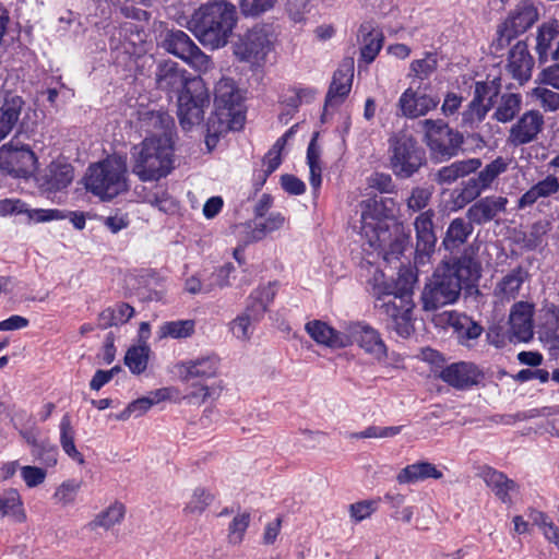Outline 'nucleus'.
Masks as SVG:
<instances>
[{
    "mask_svg": "<svg viewBox=\"0 0 559 559\" xmlns=\"http://www.w3.org/2000/svg\"><path fill=\"white\" fill-rule=\"evenodd\" d=\"M186 73L174 61L162 62L157 67L156 84L163 91L179 93L178 118L181 127L189 130L202 122L210 96L202 79H189Z\"/></svg>",
    "mask_w": 559,
    "mask_h": 559,
    "instance_id": "obj_1",
    "label": "nucleus"
},
{
    "mask_svg": "<svg viewBox=\"0 0 559 559\" xmlns=\"http://www.w3.org/2000/svg\"><path fill=\"white\" fill-rule=\"evenodd\" d=\"M479 276V264L469 257L443 262L437 267L423 292L425 310H436L455 302L462 288L474 284Z\"/></svg>",
    "mask_w": 559,
    "mask_h": 559,
    "instance_id": "obj_2",
    "label": "nucleus"
},
{
    "mask_svg": "<svg viewBox=\"0 0 559 559\" xmlns=\"http://www.w3.org/2000/svg\"><path fill=\"white\" fill-rule=\"evenodd\" d=\"M237 9L226 1L201 5L189 21V29L199 41L212 49L224 47L236 26Z\"/></svg>",
    "mask_w": 559,
    "mask_h": 559,
    "instance_id": "obj_3",
    "label": "nucleus"
},
{
    "mask_svg": "<svg viewBox=\"0 0 559 559\" xmlns=\"http://www.w3.org/2000/svg\"><path fill=\"white\" fill-rule=\"evenodd\" d=\"M131 170L143 182L158 181L175 168V148L167 134L146 136L132 146Z\"/></svg>",
    "mask_w": 559,
    "mask_h": 559,
    "instance_id": "obj_4",
    "label": "nucleus"
},
{
    "mask_svg": "<svg viewBox=\"0 0 559 559\" xmlns=\"http://www.w3.org/2000/svg\"><path fill=\"white\" fill-rule=\"evenodd\" d=\"M214 106L215 112L209 121L205 140L209 148L215 146L219 135L239 130L243 126L242 95L234 80L223 78L217 82L214 91Z\"/></svg>",
    "mask_w": 559,
    "mask_h": 559,
    "instance_id": "obj_5",
    "label": "nucleus"
},
{
    "mask_svg": "<svg viewBox=\"0 0 559 559\" xmlns=\"http://www.w3.org/2000/svg\"><path fill=\"white\" fill-rule=\"evenodd\" d=\"M372 294L377 298L376 307L388 317V328L402 337H408L414 331L411 288H403L397 294L394 287L384 281V274L376 272Z\"/></svg>",
    "mask_w": 559,
    "mask_h": 559,
    "instance_id": "obj_6",
    "label": "nucleus"
},
{
    "mask_svg": "<svg viewBox=\"0 0 559 559\" xmlns=\"http://www.w3.org/2000/svg\"><path fill=\"white\" fill-rule=\"evenodd\" d=\"M85 189L103 201H109L129 188L127 158L110 155L90 165L84 177Z\"/></svg>",
    "mask_w": 559,
    "mask_h": 559,
    "instance_id": "obj_7",
    "label": "nucleus"
},
{
    "mask_svg": "<svg viewBox=\"0 0 559 559\" xmlns=\"http://www.w3.org/2000/svg\"><path fill=\"white\" fill-rule=\"evenodd\" d=\"M360 230L371 248L383 246L388 238L386 219L393 218L397 211V203L392 198H369L360 204Z\"/></svg>",
    "mask_w": 559,
    "mask_h": 559,
    "instance_id": "obj_8",
    "label": "nucleus"
},
{
    "mask_svg": "<svg viewBox=\"0 0 559 559\" xmlns=\"http://www.w3.org/2000/svg\"><path fill=\"white\" fill-rule=\"evenodd\" d=\"M276 35L266 24H258L239 34L233 44L235 57L251 68L265 64L269 56L275 50Z\"/></svg>",
    "mask_w": 559,
    "mask_h": 559,
    "instance_id": "obj_9",
    "label": "nucleus"
},
{
    "mask_svg": "<svg viewBox=\"0 0 559 559\" xmlns=\"http://www.w3.org/2000/svg\"><path fill=\"white\" fill-rule=\"evenodd\" d=\"M389 159L393 174L406 179L424 165L425 153L412 135L399 132L389 140Z\"/></svg>",
    "mask_w": 559,
    "mask_h": 559,
    "instance_id": "obj_10",
    "label": "nucleus"
},
{
    "mask_svg": "<svg viewBox=\"0 0 559 559\" xmlns=\"http://www.w3.org/2000/svg\"><path fill=\"white\" fill-rule=\"evenodd\" d=\"M419 124L424 130L427 146L437 158L452 157L462 144L461 134L450 129L441 119H425Z\"/></svg>",
    "mask_w": 559,
    "mask_h": 559,
    "instance_id": "obj_11",
    "label": "nucleus"
},
{
    "mask_svg": "<svg viewBox=\"0 0 559 559\" xmlns=\"http://www.w3.org/2000/svg\"><path fill=\"white\" fill-rule=\"evenodd\" d=\"M414 81L399 98V107L403 116L414 119L426 116L439 105V97L428 93L429 84Z\"/></svg>",
    "mask_w": 559,
    "mask_h": 559,
    "instance_id": "obj_12",
    "label": "nucleus"
},
{
    "mask_svg": "<svg viewBox=\"0 0 559 559\" xmlns=\"http://www.w3.org/2000/svg\"><path fill=\"white\" fill-rule=\"evenodd\" d=\"M37 167L34 152L25 144L10 142L0 148V168L15 177H28Z\"/></svg>",
    "mask_w": 559,
    "mask_h": 559,
    "instance_id": "obj_13",
    "label": "nucleus"
},
{
    "mask_svg": "<svg viewBox=\"0 0 559 559\" xmlns=\"http://www.w3.org/2000/svg\"><path fill=\"white\" fill-rule=\"evenodd\" d=\"M23 216V223L40 224L52 221H62L66 215L58 209H33L21 199L0 200V217Z\"/></svg>",
    "mask_w": 559,
    "mask_h": 559,
    "instance_id": "obj_14",
    "label": "nucleus"
},
{
    "mask_svg": "<svg viewBox=\"0 0 559 559\" xmlns=\"http://www.w3.org/2000/svg\"><path fill=\"white\" fill-rule=\"evenodd\" d=\"M346 336L349 340V346L357 344L366 355H369L377 361L385 359L388 353L386 345L374 328L360 322L352 323L347 326Z\"/></svg>",
    "mask_w": 559,
    "mask_h": 559,
    "instance_id": "obj_15",
    "label": "nucleus"
},
{
    "mask_svg": "<svg viewBox=\"0 0 559 559\" xmlns=\"http://www.w3.org/2000/svg\"><path fill=\"white\" fill-rule=\"evenodd\" d=\"M544 124V116L538 110H527L511 126L507 139L508 144L521 146L537 140Z\"/></svg>",
    "mask_w": 559,
    "mask_h": 559,
    "instance_id": "obj_16",
    "label": "nucleus"
},
{
    "mask_svg": "<svg viewBox=\"0 0 559 559\" xmlns=\"http://www.w3.org/2000/svg\"><path fill=\"white\" fill-rule=\"evenodd\" d=\"M435 211L429 209L421 212L414 222L416 231V257L415 264L423 265L429 260L435 250L437 237L433 231Z\"/></svg>",
    "mask_w": 559,
    "mask_h": 559,
    "instance_id": "obj_17",
    "label": "nucleus"
},
{
    "mask_svg": "<svg viewBox=\"0 0 559 559\" xmlns=\"http://www.w3.org/2000/svg\"><path fill=\"white\" fill-rule=\"evenodd\" d=\"M221 359L214 354L201 355L177 365L178 374L185 381L199 379L204 381L218 374Z\"/></svg>",
    "mask_w": 559,
    "mask_h": 559,
    "instance_id": "obj_18",
    "label": "nucleus"
},
{
    "mask_svg": "<svg viewBox=\"0 0 559 559\" xmlns=\"http://www.w3.org/2000/svg\"><path fill=\"white\" fill-rule=\"evenodd\" d=\"M483 377L479 368L473 362H454L442 369L440 378L449 385L465 390L477 384Z\"/></svg>",
    "mask_w": 559,
    "mask_h": 559,
    "instance_id": "obj_19",
    "label": "nucleus"
},
{
    "mask_svg": "<svg viewBox=\"0 0 559 559\" xmlns=\"http://www.w3.org/2000/svg\"><path fill=\"white\" fill-rule=\"evenodd\" d=\"M534 306L530 302H516L510 313V336L512 341L528 342L533 337Z\"/></svg>",
    "mask_w": 559,
    "mask_h": 559,
    "instance_id": "obj_20",
    "label": "nucleus"
},
{
    "mask_svg": "<svg viewBox=\"0 0 559 559\" xmlns=\"http://www.w3.org/2000/svg\"><path fill=\"white\" fill-rule=\"evenodd\" d=\"M507 204L508 199L506 197H485L467 210V218L477 225L485 224L504 212Z\"/></svg>",
    "mask_w": 559,
    "mask_h": 559,
    "instance_id": "obj_21",
    "label": "nucleus"
},
{
    "mask_svg": "<svg viewBox=\"0 0 559 559\" xmlns=\"http://www.w3.org/2000/svg\"><path fill=\"white\" fill-rule=\"evenodd\" d=\"M306 331L314 342L330 348L349 346V340L346 336L347 329L344 332L336 331L325 322L313 320L306 324Z\"/></svg>",
    "mask_w": 559,
    "mask_h": 559,
    "instance_id": "obj_22",
    "label": "nucleus"
},
{
    "mask_svg": "<svg viewBox=\"0 0 559 559\" xmlns=\"http://www.w3.org/2000/svg\"><path fill=\"white\" fill-rule=\"evenodd\" d=\"M538 19L536 7L528 0L522 1L504 22L507 37L516 36L530 28Z\"/></svg>",
    "mask_w": 559,
    "mask_h": 559,
    "instance_id": "obj_23",
    "label": "nucleus"
},
{
    "mask_svg": "<svg viewBox=\"0 0 559 559\" xmlns=\"http://www.w3.org/2000/svg\"><path fill=\"white\" fill-rule=\"evenodd\" d=\"M480 477L501 502L506 504L512 503L513 493L518 492L515 481L491 467H484L480 472Z\"/></svg>",
    "mask_w": 559,
    "mask_h": 559,
    "instance_id": "obj_24",
    "label": "nucleus"
},
{
    "mask_svg": "<svg viewBox=\"0 0 559 559\" xmlns=\"http://www.w3.org/2000/svg\"><path fill=\"white\" fill-rule=\"evenodd\" d=\"M353 83V68H340L334 72L332 83L328 91L324 110L336 107L344 102L350 92Z\"/></svg>",
    "mask_w": 559,
    "mask_h": 559,
    "instance_id": "obj_25",
    "label": "nucleus"
},
{
    "mask_svg": "<svg viewBox=\"0 0 559 559\" xmlns=\"http://www.w3.org/2000/svg\"><path fill=\"white\" fill-rule=\"evenodd\" d=\"M486 92L487 84L484 82H476L474 98L462 114L463 127L474 128L485 119L487 112L490 109V103H485Z\"/></svg>",
    "mask_w": 559,
    "mask_h": 559,
    "instance_id": "obj_26",
    "label": "nucleus"
},
{
    "mask_svg": "<svg viewBox=\"0 0 559 559\" xmlns=\"http://www.w3.org/2000/svg\"><path fill=\"white\" fill-rule=\"evenodd\" d=\"M559 40V23L549 21L543 23L537 31L535 50L540 63L554 59V50Z\"/></svg>",
    "mask_w": 559,
    "mask_h": 559,
    "instance_id": "obj_27",
    "label": "nucleus"
},
{
    "mask_svg": "<svg viewBox=\"0 0 559 559\" xmlns=\"http://www.w3.org/2000/svg\"><path fill=\"white\" fill-rule=\"evenodd\" d=\"M534 61L527 46L523 41H518L509 52L508 68L512 76L519 81L528 80Z\"/></svg>",
    "mask_w": 559,
    "mask_h": 559,
    "instance_id": "obj_28",
    "label": "nucleus"
},
{
    "mask_svg": "<svg viewBox=\"0 0 559 559\" xmlns=\"http://www.w3.org/2000/svg\"><path fill=\"white\" fill-rule=\"evenodd\" d=\"M480 166L481 160L479 158L456 160L448 166L441 167L437 171L435 180L442 186L452 185L457 179L475 173Z\"/></svg>",
    "mask_w": 559,
    "mask_h": 559,
    "instance_id": "obj_29",
    "label": "nucleus"
},
{
    "mask_svg": "<svg viewBox=\"0 0 559 559\" xmlns=\"http://www.w3.org/2000/svg\"><path fill=\"white\" fill-rule=\"evenodd\" d=\"M449 323L453 328L457 342L466 347H471L472 342L483 333V328L465 314L450 312Z\"/></svg>",
    "mask_w": 559,
    "mask_h": 559,
    "instance_id": "obj_30",
    "label": "nucleus"
},
{
    "mask_svg": "<svg viewBox=\"0 0 559 559\" xmlns=\"http://www.w3.org/2000/svg\"><path fill=\"white\" fill-rule=\"evenodd\" d=\"M73 180V167L66 162H52L44 177L43 185L49 191H60L67 188Z\"/></svg>",
    "mask_w": 559,
    "mask_h": 559,
    "instance_id": "obj_31",
    "label": "nucleus"
},
{
    "mask_svg": "<svg viewBox=\"0 0 559 559\" xmlns=\"http://www.w3.org/2000/svg\"><path fill=\"white\" fill-rule=\"evenodd\" d=\"M442 476V472L435 464L423 461L402 468L396 476V480L400 484H415L428 478L440 479Z\"/></svg>",
    "mask_w": 559,
    "mask_h": 559,
    "instance_id": "obj_32",
    "label": "nucleus"
},
{
    "mask_svg": "<svg viewBox=\"0 0 559 559\" xmlns=\"http://www.w3.org/2000/svg\"><path fill=\"white\" fill-rule=\"evenodd\" d=\"M0 516L10 518L19 523H22L26 520L23 501L20 492L16 489L10 488L0 495Z\"/></svg>",
    "mask_w": 559,
    "mask_h": 559,
    "instance_id": "obj_33",
    "label": "nucleus"
},
{
    "mask_svg": "<svg viewBox=\"0 0 559 559\" xmlns=\"http://www.w3.org/2000/svg\"><path fill=\"white\" fill-rule=\"evenodd\" d=\"M134 316V308L126 302L116 304L104 309L97 319V324L105 330L110 326L124 324Z\"/></svg>",
    "mask_w": 559,
    "mask_h": 559,
    "instance_id": "obj_34",
    "label": "nucleus"
},
{
    "mask_svg": "<svg viewBox=\"0 0 559 559\" xmlns=\"http://www.w3.org/2000/svg\"><path fill=\"white\" fill-rule=\"evenodd\" d=\"M24 102L19 96L7 98L0 108V141H2L19 121Z\"/></svg>",
    "mask_w": 559,
    "mask_h": 559,
    "instance_id": "obj_35",
    "label": "nucleus"
},
{
    "mask_svg": "<svg viewBox=\"0 0 559 559\" xmlns=\"http://www.w3.org/2000/svg\"><path fill=\"white\" fill-rule=\"evenodd\" d=\"M474 228L472 222L464 218H454L447 230L443 245L447 249L452 250L463 245L472 235Z\"/></svg>",
    "mask_w": 559,
    "mask_h": 559,
    "instance_id": "obj_36",
    "label": "nucleus"
},
{
    "mask_svg": "<svg viewBox=\"0 0 559 559\" xmlns=\"http://www.w3.org/2000/svg\"><path fill=\"white\" fill-rule=\"evenodd\" d=\"M195 44L183 31L176 29L167 32L163 47L181 60L189 53Z\"/></svg>",
    "mask_w": 559,
    "mask_h": 559,
    "instance_id": "obj_37",
    "label": "nucleus"
},
{
    "mask_svg": "<svg viewBox=\"0 0 559 559\" xmlns=\"http://www.w3.org/2000/svg\"><path fill=\"white\" fill-rule=\"evenodd\" d=\"M60 444L62 450L80 465L84 464L83 455L78 451L74 444V429L72 427L71 417L69 414L62 416L60 420Z\"/></svg>",
    "mask_w": 559,
    "mask_h": 559,
    "instance_id": "obj_38",
    "label": "nucleus"
},
{
    "mask_svg": "<svg viewBox=\"0 0 559 559\" xmlns=\"http://www.w3.org/2000/svg\"><path fill=\"white\" fill-rule=\"evenodd\" d=\"M285 221V216L280 212L271 213L264 221H255L248 236L249 241L261 240L267 234L281 229Z\"/></svg>",
    "mask_w": 559,
    "mask_h": 559,
    "instance_id": "obj_39",
    "label": "nucleus"
},
{
    "mask_svg": "<svg viewBox=\"0 0 559 559\" xmlns=\"http://www.w3.org/2000/svg\"><path fill=\"white\" fill-rule=\"evenodd\" d=\"M525 273L521 269L507 274L497 285L495 294L501 299H514L524 282Z\"/></svg>",
    "mask_w": 559,
    "mask_h": 559,
    "instance_id": "obj_40",
    "label": "nucleus"
},
{
    "mask_svg": "<svg viewBox=\"0 0 559 559\" xmlns=\"http://www.w3.org/2000/svg\"><path fill=\"white\" fill-rule=\"evenodd\" d=\"M275 296V287L269 283L265 286L259 287L250 295L249 310L253 311L255 319H262L267 306L272 302Z\"/></svg>",
    "mask_w": 559,
    "mask_h": 559,
    "instance_id": "obj_41",
    "label": "nucleus"
},
{
    "mask_svg": "<svg viewBox=\"0 0 559 559\" xmlns=\"http://www.w3.org/2000/svg\"><path fill=\"white\" fill-rule=\"evenodd\" d=\"M522 97L520 94H503L493 114L499 122L511 121L521 110Z\"/></svg>",
    "mask_w": 559,
    "mask_h": 559,
    "instance_id": "obj_42",
    "label": "nucleus"
},
{
    "mask_svg": "<svg viewBox=\"0 0 559 559\" xmlns=\"http://www.w3.org/2000/svg\"><path fill=\"white\" fill-rule=\"evenodd\" d=\"M151 348L147 344H139L130 347L124 356V364L134 374L145 371L148 362Z\"/></svg>",
    "mask_w": 559,
    "mask_h": 559,
    "instance_id": "obj_43",
    "label": "nucleus"
},
{
    "mask_svg": "<svg viewBox=\"0 0 559 559\" xmlns=\"http://www.w3.org/2000/svg\"><path fill=\"white\" fill-rule=\"evenodd\" d=\"M438 68V57L436 52H425L424 58L413 60L409 66L408 76L419 80L423 83L424 80L429 79Z\"/></svg>",
    "mask_w": 559,
    "mask_h": 559,
    "instance_id": "obj_44",
    "label": "nucleus"
},
{
    "mask_svg": "<svg viewBox=\"0 0 559 559\" xmlns=\"http://www.w3.org/2000/svg\"><path fill=\"white\" fill-rule=\"evenodd\" d=\"M195 330L193 320H176L164 322L159 329V338H187L190 337Z\"/></svg>",
    "mask_w": 559,
    "mask_h": 559,
    "instance_id": "obj_45",
    "label": "nucleus"
},
{
    "mask_svg": "<svg viewBox=\"0 0 559 559\" xmlns=\"http://www.w3.org/2000/svg\"><path fill=\"white\" fill-rule=\"evenodd\" d=\"M509 165L510 159L499 156L478 173L475 177L476 181L487 190L501 174L508 170Z\"/></svg>",
    "mask_w": 559,
    "mask_h": 559,
    "instance_id": "obj_46",
    "label": "nucleus"
},
{
    "mask_svg": "<svg viewBox=\"0 0 559 559\" xmlns=\"http://www.w3.org/2000/svg\"><path fill=\"white\" fill-rule=\"evenodd\" d=\"M261 319L253 317V311L249 310V307L241 314L237 316L230 322V331L235 337L241 341H247L251 337L254 331V325Z\"/></svg>",
    "mask_w": 559,
    "mask_h": 559,
    "instance_id": "obj_47",
    "label": "nucleus"
},
{
    "mask_svg": "<svg viewBox=\"0 0 559 559\" xmlns=\"http://www.w3.org/2000/svg\"><path fill=\"white\" fill-rule=\"evenodd\" d=\"M126 515V507L121 502H114L107 509L97 514L92 524L96 527L109 530L119 524Z\"/></svg>",
    "mask_w": 559,
    "mask_h": 559,
    "instance_id": "obj_48",
    "label": "nucleus"
},
{
    "mask_svg": "<svg viewBox=\"0 0 559 559\" xmlns=\"http://www.w3.org/2000/svg\"><path fill=\"white\" fill-rule=\"evenodd\" d=\"M485 189L473 177L463 183L462 188L454 191L453 203L457 209H462L472 201L476 200Z\"/></svg>",
    "mask_w": 559,
    "mask_h": 559,
    "instance_id": "obj_49",
    "label": "nucleus"
},
{
    "mask_svg": "<svg viewBox=\"0 0 559 559\" xmlns=\"http://www.w3.org/2000/svg\"><path fill=\"white\" fill-rule=\"evenodd\" d=\"M408 242L409 236L405 234H401L391 240V234L388 230V238L383 242V246L372 248V250L379 251L383 254L384 260L391 261L392 259H397L404 252Z\"/></svg>",
    "mask_w": 559,
    "mask_h": 559,
    "instance_id": "obj_50",
    "label": "nucleus"
},
{
    "mask_svg": "<svg viewBox=\"0 0 559 559\" xmlns=\"http://www.w3.org/2000/svg\"><path fill=\"white\" fill-rule=\"evenodd\" d=\"M82 481L78 479H67L62 481L53 493V499L62 506L73 504L81 490Z\"/></svg>",
    "mask_w": 559,
    "mask_h": 559,
    "instance_id": "obj_51",
    "label": "nucleus"
},
{
    "mask_svg": "<svg viewBox=\"0 0 559 559\" xmlns=\"http://www.w3.org/2000/svg\"><path fill=\"white\" fill-rule=\"evenodd\" d=\"M318 91L313 87L297 85L290 88L283 98V103L287 106L297 108L301 104L311 103Z\"/></svg>",
    "mask_w": 559,
    "mask_h": 559,
    "instance_id": "obj_52",
    "label": "nucleus"
},
{
    "mask_svg": "<svg viewBox=\"0 0 559 559\" xmlns=\"http://www.w3.org/2000/svg\"><path fill=\"white\" fill-rule=\"evenodd\" d=\"M530 95L539 103L545 111L555 112L559 110V93L547 87H534Z\"/></svg>",
    "mask_w": 559,
    "mask_h": 559,
    "instance_id": "obj_53",
    "label": "nucleus"
},
{
    "mask_svg": "<svg viewBox=\"0 0 559 559\" xmlns=\"http://www.w3.org/2000/svg\"><path fill=\"white\" fill-rule=\"evenodd\" d=\"M182 60L199 73H207L214 68V63L211 58L197 45Z\"/></svg>",
    "mask_w": 559,
    "mask_h": 559,
    "instance_id": "obj_54",
    "label": "nucleus"
},
{
    "mask_svg": "<svg viewBox=\"0 0 559 559\" xmlns=\"http://www.w3.org/2000/svg\"><path fill=\"white\" fill-rule=\"evenodd\" d=\"M432 197V190L427 187H415L406 199L408 211L419 212L427 207Z\"/></svg>",
    "mask_w": 559,
    "mask_h": 559,
    "instance_id": "obj_55",
    "label": "nucleus"
},
{
    "mask_svg": "<svg viewBox=\"0 0 559 559\" xmlns=\"http://www.w3.org/2000/svg\"><path fill=\"white\" fill-rule=\"evenodd\" d=\"M31 454L35 461H38L46 468L53 467L58 462L57 447L46 442H41L35 449H31Z\"/></svg>",
    "mask_w": 559,
    "mask_h": 559,
    "instance_id": "obj_56",
    "label": "nucleus"
},
{
    "mask_svg": "<svg viewBox=\"0 0 559 559\" xmlns=\"http://www.w3.org/2000/svg\"><path fill=\"white\" fill-rule=\"evenodd\" d=\"M403 429V426H390V427H380V426H369L365 430L360 432H355L350 437L356 439H367V438H393L399 435Z\"/></svg>",
    "mask_w": 559,
    "mask_h": 559,
    "instance_id": "obj_57",
    "label": "nucleus"
},
{
    "mask_svg": "<svg viewBox=\"0 0 559 559\" xmlns=\"http://www.w3.org/2000/svg\"><path fill=\"white\" fill-rule=\"evenodd\" d=\"M379 500H362L349 506V516L356 523L370 518L378 509Z\"/></svg>",
    "mask_w": 559,
    "mask_h": 559,
    "instance_id": "obj_58",
    "label": "nucleus"
},
{
    "mask_svg": "<svg viewBox=\"0 0 559 559\" xmlns=\"http://www.w3.org/2000/svg\"><path fill=\"white\" fill-rule=\"evenodd\" d=\"M235 266L231 263H225L216 269L209 277L207 282L212 285V292L216 288H225L231 284Z\"/></svg>",
    "mask_w": 559,
    "mask_h": 559,
    "instance_id": "obj_59",
    "label": "nucleus"
},
{
    "mask_svg": "<svg viewBox=\"0 0 559 559\" xmlns=\"http://www.w3.org/2000/svg\"><path fill=\"white\" fill-rule=\"evenodd\" d=\"M212 501V495L203 488H197L190 500L187 502L185 511L191 514L202 513Z\"/></svg>",
    "mask_w": 559,
    "mask_h": 559,
    "instance_id": "obj_60",
    "label": "nucleus"
},
{
    "mask_svg": "<svg viewBox=\"0 0 559 559\" xmlns=\"http://www.w3.org/2000/svg\"><path fill=\"white\" fill-rule=\"evenodd\" d=\"M249 522H250V515H249V513H246V512L239 513L233 519V521L229 525V535H228L229 542L231 544L237 545V544L241 543V540L243 538V534L249 526Z\"/></svg>",
    "mask_w": 559,
    "mask_h": 559,
    "instance_id": "obj_61",
    "label": "nucleus"
},
{
    "mask_svg": "<svg viewBox=\"0 0 559 559\" xmlns=\"http://www.w3.org/2000/svg\"><path fill=\"white\" fill-rule=\"evenodd\" d=\"M382 47V35L380 33H369L368 36L364 39V45L361 47V58L367 62H372L378 56L380 49Z\"/></svg>",
    "mask_w": 559,
    "mask_h": 559,
    "instance_id": "obj_62",
    "label": "nucleus"
},
{
    "mask_svg": "<svg viewBox=\"0 0 559 559\" xmlns=\"http://www.w3.org/2000/svg\"><path fill=\"white\" fill-rule=\"evenodd\" d=\"M21 477L28 488H34L41 485L46 477L47 471L44 467L25 465L20 467Z\"/></svg>",
    "mask_w": 559,
    "mask_h": 559,
    "instance_id": "obj_63",
    "label": "nucleus"
},
{
    "mask_svg": "<svg viewBox=\"0 0 559 559\" xmlns=\"http://www.w3.org/2000/svg\"><path fill=\"white\" fill-rule=\"evenodd\" d=\"M276 0H240V8L245 15H259L272 9Z\"/></svg>",
    "mask_w": 559,
    "mask_h": 559,
    "instance_id": "obj_64",
    "label": "nucleus"
}]
</instances>
